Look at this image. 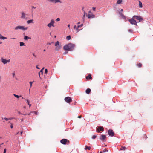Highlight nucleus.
<instances>
[{
  "label": "nucleus",
  "instance_id": "1",
  "mask_svg": "<svg viewBox=\"0 0 153 153\" xmlns=\"http://www.w3.org/2000/svg\"><path fill=\"white\" fill-rule=\"evenodd\" d=\"M75 46L74 44L70 43L64 46L63 48L66 51H71L74 49Z\"/></svg>",
  "mask_w": 153,
  "mask_h": 153
},
{
  "label": "nucleus",
  "instance_id": "2",
  "mask_svg": "<svg viewBox=\"0 0 153 153\" xmlns=\"http://www.w3.org/2000/svg\"><path fill=\"white\" fill-rule=\"evenodd\" d=\"M133 18L137 21L138 22H140L143 20V18L140 16H134L133 17Z\"/></svg>",
  "mask_w": 153,
  "mask_h": 153
},
{
  "label": "nucleus",
  "instance_id": "3",
  "mask_svg": "<svg viewBox=\"0 0 153 153\" xmlns=\"http://www.w3.org/2000/svg\"><path fill=\"white\" fill-rule=\"evenodd\" d=\"M27 29H28V28L27 27L25 28L24 26H20V25L18 26H16V27L14 28V29L15 30L20 29V30H27Z\"/></svg>",
  "mask_w": 153,
  "mask_h": 153
},
{
  "label": "nucleus",
  "instance_id": "4",
  "mask_svg": "<svg viewBox=\"0 0 153 153\" xmlns=\"http://www.w3.org/2000/svg\"><path fill=\"white\" fill-rule=\"evenodd\" d=\"M54 20L53 19H51V21L47 25L48 27L49 28H50L51 26L54 27Z\"/></svg>",
  "mask_w": 153,
  "mask_h": 153
},
{
  "label": "nucleus",
  "instance_id": "5",
  "mask_svg": "<svg viewBox=\"0 0 153 153\" xmlns=\"http://www.w3.org/2000/svg\"><path fill=\"white\" fill-rule=\"evenodd\" d=\"M61 143L63 144H66L67 143H69V141L67 139H63L60 140Z\"/></svg>",
  "mask_w": 153,
  "mask_h": 153
},
{
  "label": "nucleus",
  "instance_id": "6",
  "mask_svg": "<svg viewBox=\"0 0 153 153\" xmlns=\"http://www.w3.org/2000/svg\"><path fill=\"white\" fill-rule=\"evenodd\" d=\"M1 61L2 63L4 64H5L8 63L10 62V59L7 60L2 58L1 59Z\"/></svg>",
  "mask_w": 153,
  "mask_h": 153
},
{
  "label": "nucleus",
  "instance_id": "7",
  "mask_svg": "<svg viewBox=\"0 0 153 153\" xmlns=\"http://www.w3.org/2000/svg\"><path fill=\"white\" fill-rule=\"evenodd\" d=\"M55 45L56 46L55 48L56 50L59 51L61 48V47L59 45V41H57L56 42Z\"/></svg>",
  "mask_w": 153,
  "mask_h": 153
},
{
  "label": "nucleus",
  "instance_id": "8",
  "mask_svg": "<svg viewBox=\"0 0 153 153\" xmlns=\"http://www.w3.org/2000/svg\"><path fill=\"white\" fill-rule=\"evenodd\" d=\"M128 21L131 24L137 25V22L134 19H133V18L131 19H129Z\"/></svg>",
  "mask_w": 153,
  "mask_h": 153
},
{
  "label": "nucleus",
  "instance_id": "9",
  "mask_svg": "<svg viewBox=\"0 0 153 153\" xmlns=\"http://www.w3.org/2000/svg\"><path fill=\"white\" fill-rule=\"evenodd\" d=\"M64 100L67 103H70L72 101L71 98L69 97H66L65 98Z\"/></svg>",
  "mask_w": 153,
  "mask_h": 153
},
{
  "label": "nucleus",
  "instance_id": "10",
  "mask_svg": "<svg viewBox=\"0 0 153 153\" xmlns=\"http://www.w3.org/2000/svg\"><path fill=\"white\" fill-rule=\"evenodd\" d=\"M104 130V128L102 126H100L97 128V131L99 133L100 131H103Z\"/></svg>",
  "mask_w": 153,
  "mask_h": 153
},
{
  "label": "nucleus",
  "instance_id": "11",
  "mask_svg": "<svg viewBox=\"0 0 153 153\" xmlns=\"http://www.w3.org/2000/svg\"><path fill=\"white\" fill-rule=\"evenodd\" d=\"M108 134L111 136H113L114 135V134L113 131L111 129H109L108 131Z\"/></svg>",
  "mask_w": 153,
  "mask_h": 153
},
{
  "label": "nucleus",
  "instance_id": "12",
  "mask_svg": "<svg viewBox=\"0 0 153 153\" xmlns=\"http://www.w3.org/2000/svg\"><path fill=\"white\" fill-rule=\"evenodd\" d=\"M21 18L22 19H25L26 18V15H27V14H26L24 12H22L21 13Z\"/></svg>",
  "mask_w": 153,
  "mask_h": 153
},
{
  "label": "nucleus",
  "instance_id": "13",
  "mask_svg": "<svg viewBox=\"0 0 153 153\" xmlns=\"http://www.w3.org/2000/svg\"><path fill=\"white\" fill-rule=\"evenodd\" d=\"M106 138V137L105 135H102L100 137V139L102 141H104Z\"/></svg>",
  "mask_w": 153,
  "mask_h": 153
},
{
  "label": "nucleus",
  "instance_id": "14",
  "mask_svg": "<svg viewBox=\"0 0 153 153\" xmlns=\"http://www.w3.org/2000/svg\"><path fill=\"white\" fill-rule=\"evenodd\" d=\"M87 16L88 18H94L95 17V16L93 14H88Z\"/></svg>",
  "mask_w": 153,
  "mask_h": 153
},
{
  "label": "nucleus",
  "instance_id": "15",
  "mask_svg": "<svg viewBox=\"0 0 153 153\" xmlns=\"http://www.w3.org/2000/svg\"><path fill=\"white\" fill-rule=\"evenodd\" d=\"M83 26V24H81L79 25H78L77 27L76 30H77V32H78L80 30H79V28L82 27Z\"/></svg>",
  "mask_w": 153,
  "mask_h": 153
},
{
  "label": "nucleus",
  "instance_id": "16",
  "mask_svg": "<svg viewBox=\"0 0 153 153\" xmlns=\"http://www.w3.org/2000/svg\"><path fill=\"white\" fill-rule=\"evenodd\" d=\"M138 2L139 3V7L140 8H142L143 7V4L142 2L140 0H139Z\"/></svg>",
  "mask_w": 153,
  "mask_h": 153
},
{
  "label": "nucleus",
  "instance_id": "17",
  "mask_svg": "<svg viewBox=\"0 0 153 153\" xmlns=\"http://www.w3.org/2000/svg\"><path fill=\"white\" fill-rule=\"evenodd\" d=\"M119 14L120 15V16L122 17V18L123 19H125L126 18V16H124L122 13H119Z\"/></svg>",
  "mask_w": 153,
  "mask_h": 153
},
{
  "label": "nucleus",
  "instance_id": "18",
  "mask_svg": "<svg viewBox=\"0 0 153 153\" xmlns=\"http://www.w3.org/2000/svg\"><path fill=\"white\" fill-rule=\"evenodd\" d=\"M86 79H92V77L91 74H89L86 77Z\"/></svg>",
  "mask_w": 153,
  "mask_h": 153
},
{
  "label": "nucleus",
  "instance_id": "19",
  "mask_svg": "<svg viewBox=\"0 0 153 153\" xmlns=\"http://www.w3.org/2000/svg\"><path fill=\"white\" fill-rule=\"evenodd\" d=\"M123 2V0H117V4H120Z\"/></svg>",
  "mask_w": 153,
  "mask_h": 153
},
{
  "label": "nucleus",
  "instance_id": "20",
  "mask_svg": "<svg viewBox=\"0 0 153 153\" xmlns=\"http://www.w3.org/2000/svg\"><path fill=\"white\" fill-rule=\"evenodd\" d=\"M33 21H34V20L33 19H31V20H29L27 21V23L28 24H30V23H33Z\"/></svg>",
  "mask_w": 153,
  "mask_h": 153
},
{
  "label": "nucleus",
  "instance_id": "21",
  "mask_svg": "<svg viewBox=\"0 0 153 153\" xmlns=\"http://www.w3.org/2000/svg\"><path fill=\"white\" fill-rule=\"evenodd\" d=\"M91 90L90 88H88L86 90L85 92L87 94H89L91 92Z\"/></svg>",
  "mask_w": 153,
  "mask_h": 153
},
{
  "label": "nucleus",
  "instance_id": "22",
  "mask_svg": "<svg viewBox=\"0 0 153 153\" xmlns=\"http://www.w3.org/2000/svg\"><path fill=\"white\" fill-rule=\"evenodd\" d=\"M62 3V1L61 0H54V3Z\"/></svg>",
  "mask_w": 153,
  "mask_h": 153
},
{
  "label": "nucleus",
  "instance_id": "23",
  "mask_svg": "<svg viewBox=\"0 0 153 153\" xmlns=\"http://www.w3.org/2000/svg\"><path fill=\"white\" fill-rule=\"evenodd\" d=\"M43 69H44V68H43L42 69H41V71H40L39 72V77H40V74H43Z\"/></svg>",
  "mask_w": 153,
  "mask_h": 153
},
{
  "label": "nucleus",
  "instance_id": "24",
  "mask_svg": "<svg viewBox=\"0 0 153 153\" xmlns=\"http://www.w3.org/2000/svg\"><path fill=\"white\" fill-rule=\"evenodd\" d=\"M31 39L30 38L28 37L27 36H24V39L25 40H27L28 39Z\"/></svg>",
  "mask_w": 153,
  "mask_h": 153
},
{
  "label": "nucleus",
  "instance_id": "25",
  "mask_svg": "<svg viewBox=\"0 0 153 153\" xmlns=\"http://www.w3.org/2000/svg\"><path fill=\"white\" fill-rule=\"evenodd\" d=\"M90 149H91V147L90 146H85V149L86 150H87V149H88V150H90Z\"/></svg>",
  "mask_w": 153,
  "mask_h": 153
},
{
  "label": "nucleus",
  "instance_id": "26",
  "mask_svg": "<svg viewBox=\"0 0 153 153\" xmlns=\"http://www.w3.org/2000/svg\"><path fill=\"white\" fill-rule=\"evenodd\" d=\"M7 38L6 37L2 36H0V39L4 40V39H7Z\"/></svg>",
  "mask_w": 153,
  "mask_h": 153
},
{
  "label": "nucleus",
  "instance_id": "27",
  "mask_svg": "<svg viewBox=\"0 0 153 153\" xmlns=\"http://www.w3.org/2000/svg\"><path fill=\"white\" fill-rule=\"evenodd\" d=\"M19 43H20V46H22L25 45V43L24 42H20Z\"/></svg>",
  "mask_w": 153,
  "mask_h": 153
},
{
  "label": "nucleus",
  "instance_id": "28",
  "mask_svg": "<svg viewBox=\"0 0 153 153\" xmlns=\"http://www.w3.org/2000/svg\"><path fill=\"white\" fill-rule=\"evenodd\" d=\"M137 66L139 67H141L142 66V64L141 63H137Z\"/></svg>",
  "mask_w": 153,
  "mask_h": 153
},
{
  "label": "nucleus",
  "instance_id": "29",
  "mask_svg": "<svg viewBox=\"0 0 153 153\" xmlns=\"http://www.w3.org/2000/svg\"><path fill=\"white\" fill-rule=\"evenodd\" d=\"M71 39V37L70 36H67L66 38V39L67 40H68L70 39Z\"/></svg>",
  "mask_w": 153,
  "mask_h": 153
},
{
  "label": "nucleus",
  "instance_id": "30",
  "mask_svg": "<svg viewBox=\"0 0 153 153\" xmlns=\"http://www.w3.org/2000/svg\"><path fill=\"white\" fill-rule=\"evenodd\" d=\"M126 147H122L120 149V150H125V149H126Z\"/></svg>",
  "mask_w": 153,
  "mask_h": 153
},
{
  "label": "nucleus",
  "instance_id": "31",
  "mask_svg": "<svg viewBox=\"0 0 153 153\" xmlns=\"http://www.w3.org/2000/svg\"><path fill=\"white\" fill-rule=\"evenodd\" d=\"M13 95L16 97V98H19V97H21V96H19L18 95H16L15 94H13Z\"/></svg>",
  "mask_w": 153,
  "mask_h": 153
},
{
  "label": "nucleus",
  "instance_id": "32",
  "mask_svg": "<svg viewBox=\"0 0 153 153\" xmlns=\"http://www.w3.org/2000/svg\"><path fill=\"white\" fill-rule=\"evenodd\" d=\"M84 15H83V17L82 18V19H83V20L84 19V17H85V14H86V13H85V11H84Z\"/></svg>",
  "mask_w": 153,
  "mask_h": 153
},
{
  "label": "nucleus",
  "instance_id": "33",
  "mask_svg": "<svg viewBox=\"0 0 153 153\" xmlns=\"http://www.w3.org/2000/svg\"><path fill=\"white\" fill-rule=\"evenodd\" d=\"M33 83V82H30L29 83L30 84V88L32 86V84Z\"/></svg>",
  "mask_w": 153,
  "mask_h": 153
},
{
  "label": "nucleus",
  "instance_id": "34",
  "mask_svg": "<svg viewBox=\"0 0 153 153\" xmlns=\"http://www.w3.org/2000/svg\"><path fill=\"white\" fill-rule=\"evenodd\" d=\"M97 136L96 135H94L92 137V138L93 139H94Z\"/></svg>",
  "mask_w": 153,
  "mask_h": 153
},
{
  "label": "nucleus",
  "instance_id": "35",
  "mask_svg": "<svg viewBox=\"0 0 153 153\" xmlns=\"http://www.w3.org/2000/svg\"><path fill=\"white\" fill-rule=\"evenodd\" d=\"M4 119L6 121H8V120H9V118H6V117H5L4 118Z\"/></svg>",
  "mask_w": 153,
  "mask_h": 153
},
{
  "label": "nucleus",
  "instance_id": "36",
  "mask_svg": "<svg viewBox=\"0 0 153 153\" xmlns=\"http://www.w3.org/2000/svg\"><path fill=\"white\" fill-rule=\"evenodd\" d=\"M107 151H108V150L106 149H105L103 150V152H107Z\"/></svg>",
  "mask_w": 153,
  "mask_h": 153
},
{
  "label": "nucleus",
  "instance_id": "37",
  "mask_svg": "<svg viewBox=\"0 0 153 153\" xmlns=\"http://www.w3.org/2000/svg\"><path fill=\"white\" fill-rule=\"evenodd\" d=\"M60 20V19L59 18H57L56 19V21H59Z\"/></svg>",
  "mask_w": 153,
  "mask_h": 153
},
{
  "label": "nucleus",
  "instance_id": "38",
  "mask_svg": "<svg viewBox=\"0 0 153 153\" xmlns=\"http://www.w3.org/2000/svg\"><path fill=\"white\" fill-rule=\"evenodd\" d=\"M48 72V70L47 69H45V73H47Z\"/></svg>",
  "mask_w": 153,
  "mask_h": 153
},
{
  "label": "nucleus",
  "instance_id": "39",
  "mask_svg": "<svg viewBox=\"0 0 153 153\" xmlns=\"http://www.w3.org/2000/svg\"><path fill=\"white\" fill-rule=\"evenodd\" d=\"M6 150H7L6 149H4V153H6Z\"/></svg>",
  "mask_w": 153,
  "mask_h": 153
},
{
  "label": "nucleus",
  "instance_id": "40",
  "mask_svg": "<svg viewBox=\"0 0 153 153\" xmlns=\"http://www.w3.org/2000/svg\"><path fill=\"white\" fill-rule=\"evenodd\" d=\"M76 28H77V27L76 26V25H75L74 26V29H76Z\"/></svg>",
  "mask_w": 153,
  "mask_h": 153
},
{
  "label": "nucleus",
  "instance_id": "41",
  "mask_svg": "<svg viewBox=\"0 0 153 153\" xmlns=\"http://www.w3.org/2000/svg\"><path fill=\"white\" fill-rule=\"evenodd\" d=\"M25 100L27 102L28 104L29 103V100L27 99Z\"/></svg>",
  "mask_w": 153,
  "mask_h": 153
},
{
  "label": "nucleus",
  "instance_id": "42",
  "mask_svg": "<svg viewBox=\"0 0 153 153\" xmlns=\"http://www.w3.org/2000/svg\"><path fill=\"white\" fill-rule=\"evenodd\" d=\"M92 9L94 11H95V10H96V8L95 7H93V8H92Z\"/></svg>",
  "mask_w": 153,
  "mask_h": 153
},
{
  "label": "nucleus",
  "instance_id": "43",
  "mask_svg": "<svg viewBox=\"0 0 153 153\" xmlns=\"http://www.w3.org/2000/svg\"><path fill=\"white\" fill-rule=\"evenodd\" d=\"M31 7H32V9L33 8V9H36V7H34V6H32Z\"/></svg>",
  "mask_w": 153,
  "mask_h": 153
},
{
  "label": "nucleus",
  "instance_id": "44",
  "mask_svg": "<svg viewBox=\"0 0 153 153\" xmlns=\"http://www.w3.org/2000/svg\"><path fill=\"white\" fill-rule=\"evenodd\" d=\"M68 53V51H65V52L64 53V54H67Z\"/></svg>",
  "mask_w": 153,
  "mask_h": 153
},
{
  "label": "nucleus",
  "instance_id": "45",
  "mask_svg": "<svg viewBox=\"0 0 153 153\" xmlns=\"http://www.w3.org/2000/svg\"><path fill=\"white\" fill-rule=\"evenodd\" d=\"M11 126H10V127L11 128H13V125L12 124V123H11Z\"/></svg>",
  "mask_w": 153,
  "mask_h": 153
},
{
  "label": "nucleus",
  "instance_id": "46",
  "mask_svg": "<svg viewBox=\"0 0 153 153\" xmlns=\"http://www.w3.org/2000/svg\"><path fill=\"white\" fill-rule=\"evenodd\" d=\"M78 117L79 118H80L82 117V116L80 115Z\"/></svg>",
  "mask_w": 153,
  "mask_h": 153
},
{
  "label": "nucleus",
  "instance_id": "47",
  "mask_svg": "<svg viewBox=\"0 0 153 153\" xmlns=\"http://www.w3.org/2000/svg\"><path fill=\"white\" fill-rule=\"evenodd\" d=\"M68 27L69 29H70V24L68 25Z\"/></svg>",
  "mask_w": 153,
  "mask_h": 153
},
{
  "label": "nucleus",
  "instance_id": "48",
  "mask_svg": "<svg viewBox=\"0 0 153 153\" xmlns=\"http://www.w3.org/2000/svg\"><path fill=\"white\" fill-rule=\"evenodd\" d=\"M36 68L38 69H39L40 68L38 67L37 65L36 66Z\"/></svg>",
  "mask_w": 153,
  "mask_h": 153
},
{
  "label": "nucleus",
  "instance_id": "49",
  "mask_svg": "<svg viewBox=\"0 0 153 153\" xmlns=\"http://www.w3.org/2000/svg\"><path fill=\"white\" fill-rule=\"evenodd\" d=\"M33 56L35 57H36V56L34 54H33Z\"/></svg>",
  "mask_w": 153,
  "mask_h": 153
},
{
  "label": "nucleus",
  "instance_id": "50",
  "mask_svg": "<svg viewBox=\"0 0 153 153\" xmlns=\"http://www.w3.org/2000/svg\"><path fill=\"white\" fill-rule=\"evenodd\" d=\"M18 112L19 114H22L19 111H18Z\"/></svg>",
  "mask_w": 153,
  "mask_h": 153
},
{
  "label": "nucleus",
  "instance_id": "51",
  "mask_svg": "<svg viewBox=\"0 0 153 153\" xmlns=\"http://www.w3.org/2000/svg\"><path fill=\"white\" fill-rule=\"evenodd\" d=\"M33 113V112H30V113H29L28 114H28V115H30V114H31V113Z\"/></svg>",
  "mask_w": 153,
  "mask_h": 153
},
{
  "label": "nucleus",
  "instance_id": "52",
  "mask_svg": "<svg viewBox=\"0 0 153 153\" xmlns=\"http://www.w3.org/2000/svg\"><path fill=\"white\" fill-rule=\"evenodd\" d=\"M28 104L29 105V107H30L31 106V104H30L29 103H28Z\"/></svg>",
  "mask_w": 153,
  "mask_h": 153
},
{
  "label": "nucleus",
  "instance_id": "53",
  "mask_svg": "<svg viewBox=\"0 0 153 153\" xmlns=\"http://www.w3.org/2000/svg\"><path fill=\"white\" fill-rule=\"evenodd\" d=\"M13 119V118H11V117L9 118V120H11L12 119Z\"/></svg>",
  "mask_w": 153,
  "mask_h": 153
},
{
  "label": "nucleus",
  "instance_id": "54",
  "mask_svg": "<svg viewBox=\"0 0 153 153\" xmlns=\"http://www.w3.org/2000/svg\"><path fill=\"white\" fill-rule=\"evenodd\" d=\"M80 23V22H77V24L78 25H79Z\"/></svg>",
  "mask_w": 153,
  "mask_h": 153
},
{
  "label": "nucleus",
  "instance_id": "55",
  "mask_svg": "<svg viewBox=\"0 0 153 153\" xmlns=\"http://www.w3.org/2000/svg\"><path fill=\"white\" fill-rule=\"evenodd\" d=\"M21 121L22 122H23V119H21Z\"/></svg>",
  "mask_w": 153,
  "mask_h": 153
},
{
  "label": "nucleus",
  "instance_id": "56",
  "mask_svg": "<svg viewBox=\"0 0 153 153\" xmlns=\"http://www.w3.org/2000/svg\"><path fill=\"white\" fill-rule=\"evenodd\" d=\"M33 113H35V114H36V113L35 112V111H33Z\"/></svg>",
  "mask_w": 153,
  "mask_h": 153
},
{
  "label": "nucleus",
  "instance_id": "57",
  "mask_svg": "<svg viewBox=\"0 0 153 153\" xmlns=\"http://www.w3.org/2000/svg\"><path fill=\"white\" fill-rule=\"evenodd\" d=\"M89 13H91V11H89Z\"/></svg>",
  "mask_w": 153,
  "mask_h": 153
},
{
  "label": "nucleus",
  "instance_id": "58",
  "mask_svg": "<svg viewBox=\"0 0 153 153\" xmlns=\"http://www.w3.org/2000/svg\"><path fill=\"white\" fill-rule=\"evenodd\" d=\"M13 76L15 75V73H13Z\"/></svg>",
  "mask_w": 153,
  "mask_h": 153
},
{
  "label": "nucleus",
  "instance_id": "59",
  "mask_svg": "<svg viewBox=\"0 0 153 153\" xmlns=\"http://www.w3.org/2000/svg\"><path fill=\"white\" fill-rule=\"evenodd\" d=\"M2 43V42L0 41V44H1Z\"/></svg>",
  "mask_w": 153,
  "mask_h": 153
},
{
  "label": "nucleus",
  "instance_id": "60",
  "mask_svg": "<svg viewBox=\"0 0 153 153\" xmlns=\"http://www.w3.org/2000/svg\"><path fill=\"white\" fill-rule=\"evenodd\" d=\"M11 39H16V38H11Z\"/></svg>",
  "mask_w": 153,
  "mask_h": 153
},
{
  "label": "nucleus",
  "instance_id": "61",
  "mask_svg": "<svg viewBox=\"0 0 153 153\" xmlns=\"http://www.w3.org/2000/svg\"><path fill=\"white\" fill-rule=\"evenodd\" d=\"M121 11H123V9H121Z\"/></svg>",
  "mask_w": 153,
  "mask_h": 153
},
{
  "label": "nucleus",
  "instance_id": "62",
  "mask_svg": "<svg viewBox=\"0 0 153 153\" xmlns=\"http://www.w3.org/2000/svg\"><path fill=\"white\" fill-rule=\"evenodd\" d=\"M22 132H20L21 135H22Z\"/></svg>",
  "mask_w": 153,
  "mask_h": 153
},
{
  "label": "nucleus",
  "instance_id": "63",
  "mask_svg": "<svg viewBox=\"0 0 153 153\" xmlns=\"http://www.w3.org/2000/svg\"><path fill=\"white\" fill-rule=\"evenodd\" d=\"M23 114V115H26V114Z\"/></svg>",
  "mask_w": 153,
  "mask_h": 153
},
{
  "label": "nucleus",
  "instance_id": "64",
  "mask_svg": "<svg viewBox=\"0 0 153 153\" xmlns=\"http://www.w3.org/2000/svg\"><path fill=\"white\" fill-rule=\"evenodd\" d=\"M100 153H102V152H100Z\"/></svg>",
  "mask_w": 153,
  "mask_h": 153
}]
</instances>
